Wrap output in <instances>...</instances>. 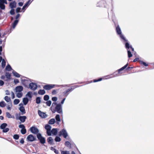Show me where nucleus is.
Masks as SVG:
<instances>
[{"label": "nucleus", "instance_id": "nucleus-62", "mask_svg": "<svg viewBox=\"0 0 154 154\" xmlns=\"http://www.w3.org/2000/svg\"><path fill=\"white\" fill-rule=\"evenodd\" d=\"M2 0L4 4H8V3H7V2L6 0Z\"/></svg>", "mask_w": 154, "mask_h": 154}, {"label": "nucleus", "instance_id": "nucleus-31", "mask_svg": "<svg viewBox=\"0 0 154 154\" xmlns=\"http://www.w3.org/2000/svg\"><path fill=\"white\" fill-rule=\"evenodd\" d=\"M6 65V62L4 59H3L2 63V68H4Z\"/></svg>", "mask_w": 154, "mask_h": 154}, {"label": "nucleus", "instance_id": "nucleus-60", "mask_svg": "<svg viewBox=\"0 0 154 154\" xmlns=\"http://www.w3.org/2000/svg\"><path fill=\"white\" fill-rule=\"evenodd\" d=\"M20 143L22 144H23L24 143V140L23 138H22L20 141Z\"/></svg>", "mask_w": 154, "mask_h": 154}, {"label": "nucleus", "instance_id": "nucleus-63", "mask_svg": "<svg viewBox=\"0 0 154 154\" xmlns=\"http://www.w3.org/2000/svg\"><path fill=\"white\" fill-rule=\"evenodd\" d=\"M18 5L20 6H22L23 5V3L22 2H19L18 3Z\"/></svg>", "mask_w": 154, "mask_h": 154}, {"label": "nucleus", "instance_id": "nucleus-14", "mask_svg": "<svg viewBox=\"0 0 154 154\" xmlns=\"http://www.w3.org/2000/svg\"><path fill=\"white\" fill-rule=\"evenodd\" d=\"M32 2V1L31 2V0H29V1L25 3L22 8V10H24L23 11H24L25 8L28 7Z\"/></svg>", "mask_w": 154, "mask_h": 154}, {"label": "nucleus", "instance_id": "nucleus-35", "mask_svg": "<svg viewBox=\"0 0 154 154\" xmlns=\"http://www.w3.org/2000/svg\"><path fill=\"white\" fill-rule=\"evenodd\" d=\"M119 36L124 41H125V42H127L128 41L125 38L123 35L121 33V34H119Z\"/></svg>", "mask_w": 154, "mask_h": 154}, {"label": "nucleus", "instance_id": "nucleus-18", "mask_svg": "<svg viewBox=\"0 0 154 154\" xmlns=\"http://www.w3.org/2000/svg\"><path fill=\"white\" fill-rule=\"evenodd\" d=\"M47 141L48 143L49 144L51 145L53 144V140L51 137H49L47 138Z\"/></svg>", "mask_w": 154, "mask_h": 154}, {"label": "nucleus", "instance_id": "nucleus-58", "mask_svg": "<svg viewBox=\"0 0 154 154\" xmlns=\"http://www.w3.org/2000/svg\"><path fill=\"white\" fill-rule=\"evenodd\" d=\"M133 67H126V70H129L131 69H133Z\"/></svg>", "mask_w": 154, "mask_h": 154}, {"label": "nucleus", "instance_id": "nucleus-33", "mask_svg": "<svg viewBox=\"0 0 154 154\" xmlns=\"http://www.w3.org/2000/svg\"><path fill=\"white\" fill-rule=\"evenodd\" d=\"M140 63L141 65H143L144 66H148V63H146L143 62V61H140Z\"/></svg>", "mask_w": 154, "mask_h": 154}, {"label": "nucleus", "instance_id": "nucleus-27", "mask_svg": "<svg viewBox=\"0 0 154 154\" xmlns=\"http://www.w3.org/2000/svg\"><path fill=\"white\" fill-rule=\"evenodd\" d=\"M7 125V124L6 123H3L1 125L0 128H1V129L3 130L5 128Z\"/></svg>", "mask_w": 154, "mask_h": 154}, {"label": "nucleus", "instance_id": "nucleus-5", "mask_svg": "<svg viewBox=\"0 0 154 154\" xmlns=\"http://www.w3.org/2000/svg\"><path fill=\"white\" fill-rule=\"evenodd\" d=\"M37 137L41 143L44 144L45 143V138L42 136L41 134L38 133L37 134Z\"/></svg>", "mask_w": 154, "mask_h": 154}, {"label": "nucleus", "instance_id": "nucleus-15", "mask_svg": "<svg viewBox=\"0 0 154 154\" xmlns=\"http://www.w3.org/2000/svg\"><path fill=\"white\" fill-rule=\"evenodd\" d=\"M26 119V117L25 116H20L18 119H18L22 122H25Z\"/></svg>", "mask_w": 154, "mask_h": 154}, {"label": "nucleus", "instance_id": "nucleus-4", "mask_svg": "<svg viewBox=\"0 0 154 154\" xmlns=\"http://www.w3.org/2000/svg\"><path fill=\"white\" fill-rule=\"evenodd\" d=\"M78 85H74L72 86L70 88H69L67 89L66 91H64L63 92V94L66 96H67L70 92H71L73 90H74L75 88L78 87Z\"/></svg>", "mask_w": 154, "mask_h": 154}, {"label": "nucleus", "instance_id": "nucleus-45", "mask_svg": "<svg viewBox=\"0 0 154 154\" xmlns=\"http://www.w3.org/2000/svg\"><path fill=\"white\" fill-rule=\"evenodd\" d=\"M47 134L48 136H50L51 135V130H47Z\"/></svg>", "mask_w": 154, "mask_h": 154}, {"label": "nucleus", "instance_id": "nucleus-49", "mask_svg": "<svg viewBox=\"0 0 154 154\" xmlns=\"http://www.w3.org/2000/svg\"><path fill=\"white\" fill-rule=\"evenodd\" d=\"M61 154H69V151H61Z\"/></svg>", "mask_w": 154, "mask_h": 154}, {"label": "nucleus", "instance_id": "nucleus-51", "mask_svg": "<svg viewBox=\"0 0 154 154\" xmlns=\"http://www.w3.org/2000/svg\"><path fill=\"white\" fill-rule=\"evenodd\" d=\"M9 130V129L8 128H6L5 129H4L3 130V132L4 133H6L8 132Z\"/></svg>", "mask_w": 154, "mask_h": 154}, {"label": "nucleus", "instance_id": "nucleus-17", "mask_svg": "<svg viewBox=\"0 0 154 154\" xmlns=\"http://www.w3.org/2000/svg\"><path fill=\"white\" fill-rule=\"evenodd\" d=\"M19 109L21 112V115H23L26 113L25 108L23 106L19 107Z\"/></svg>", "mask_w": 154, "mask_h": 154}, {"label": "nucleus", "instance_id": "nucleus-7", "mask_svg": "<svg viewBox=\"0 0 154 154\" xmlns=\"http://www.w3.org/2000/svg\"><path fill=\"white\" fill-rule=\"evenodd\" d=\"M59 135L60 136L62 135L65 138H66L68 136L66 130L64 129H63L59 132Z\"/></svg>", "mask_w": 154, "mask_h": 154}, {"label": "nucleus", "instance_id": "nucleus-26", "mask_svg": "<svg viewBox=\"0 0 154 154\" xmlns=\"http://www.w3.org/2000/svg\"><path fill=\"white\" fill-rule=\"evenodd\" d=\"M14 75L17 77H20V75L17 72L14 71H13L12 72Z\"/></svg>", "mask_w": 154, "mask_h": 154}, {"label": "nucleus", "instance_id": "nucleus-25", "mask_svg": "<svg viewBox=\"0 0 154 154\" xmlns=\"http://www.w3.org/2000/svg\"><path fill=\"white\" fill-rule=\"evenodd\" d=\"M18 22V20H15L12 24V27L13 29L15 28L16 26L17 25Z\"/></svg>", "mask_w": 154, "mask_h": 154}, {"label": "nucleus", "instance_id": "nucleus-30", "mask_svg": "<svg viewBox=\"0 0 154 154\" xmlns=\"http://www.w3.org/2000/svg\"><path fill=\"white\" fill-rule=\"evenodd\" d=\"M5 100L7 102H11V100L10 97H8V96H5Z\"/></svg>", "mask_w": 154, "mask_h": 154}, {"label": "nucleus", "instance_id": "nucleus-3", "mask_svg": "<svg viewBox=\"0 0 154 154\" xmlns=\"http://www.w3.org/2000/svg\"><path fill=\"white\" fill-rule=\"evenodd\" d=\"M128 63H127V64H126L125 66L122 67L120 69H118L117 71H116V72H114L113 73L114 74H115L116 73H117L118 74H119L120 73H124L125 72V71L126 70V69H125L126 67H127L128 66ZM117 76L119 75H117Z\"/></svg>", "mask_w": 154, "mask_h": 154}, {"label": "nucleus", "instance_id": "nucleus-37", "mask_svg": "<svg viewBox=\"0 0 154 154\" xmlns=\"http://www.w3.org/2000/svg\"><path fill=\"white\" fill-rule=\"evenodd\" d=\"M41 102V98L38 97L36 98V103L37 104H39Z\"/></svg>", "mask_w": 154, "mask_h": 154}, {"label": "nucleus", "instance_id": "nucleus-12", "mask_svg": "<svg viewBox=\"0 0 154 154\" xmlns=\"http://www.w3.org/2000/svg\"><path fill=\"white\" fill-rule=\"evenodd\" d=\"M38 112L39 116L42 118H45L47 116V115L45 114V113L42 112L39 110L38 111Z\"/></svg>", "mask_w": 154, "mask_h": 154}, {"label": "nucleus", "instance_id": "nucleus-16", "mask_svg": "<svg viewBox=\"0 0 154 154\" xmlns=\"http://www.w3.org/2000/svg\"><path fill=\"white\" fill-rule=\"evenodd\" d=\"M23 88L22 86H18L16 87L15 88L16 92H20L23 90Z\"/></svg>", "mask_w": 154, "mask_h": 154}, {"label": "nucleus", "instance_id": "nucleus-50", "mask_svg": "<svg viewBox=\"0 0 154 154\" xmlns=\"http://www.w3.org/2000/svg\"><path fill=\"white\" fill-rule=\"evenodd\" d=\"M13 138L15 140H18L19 138V136L18 134H15L13 136Z\"/></svg>", "mask_w": 154, "mask_h": 154}, {"label": "nucleus", "instance_id": "nucleus-46", "mask_svg": "<svg viewBox=\"0 0 154 154\" xmlns=\"http://www.w3.org/2000/svg\"><path fill=\"white\" fill-rule=\"evenodd\" d=\"M46 103L47 106H50L51 104V100H48L46 102Z\"/></svg>", "mask_w": 154, "mask_h": 154}, {"label": "nucleus", "instance_id": "nucleus-10", "mask_svg": "<svg viewBox=\"0 0 154 154\" xmlns=\"http://www.w3.org/2000/svg\"><path fill=\"white\" fill-rule=\"evenodd\" d=\"M28 141L30 142H32L36 140V137H34L32 134L29 135L27 138Z\"/></svg>", "mask_w": 154, "mask_h": 154}, {"label": "nucleus", "instance_id": "nucleus-41", "mask_svg": "<svg viewBox=\"0 0 154 154\" xmlns=\"http://www.w3.org/2000/svg\"><path fill=\"white\" fill-rule=\"evenodd\" d=\"M61 140V138L58 136H56L55 139V140L56 142H60Z\"/></svg>", "mask_w": 154, "mask_h": 154}, {"label": "nucleus", "instance_id": "nucleus-40", "mask_svg": "<svg viewBox=\"0 0 154 154\" xmlns=\"http://www.w3.org/2000/svg\"><path fill=\"white\" fill-rule=\"evenodd\" d=\"M65 145L68 147L70 146L71 144L68 141H66L65 143Z\"/></svg>", "mask_w": 154, "mask_h": 154}, {"label": "nucleus", "instance_id": "nucleus-13", "mask_svg": "<svg viewBox=\"0 0 154 154\" xmlns=\"http://www.w3.org/2000/svg\"><path fill=\"white\" fill-rule=\"evenodd\" d=\"M16 2L15 1H14L10 3L9 4V7L13 9L15 8L16 6Z\"/></svg>", "mask_w": 154, "mask_h": 154}, {"label": "nucleus", "instance_id": "nucleus-48", "mask_svg": "<svg viewBox=\"0 0 154 154\" xmlns=\"http://www.w3.org/2000/svg\"><path fill=\"white\" fill-rule=\"evenodd\" d=\"M6 116L8 118H10L12 117L11 114L8 112H7L6 113Z\"/></svg>", "mask_w": 154, "mask_h": 154}, {"label": "nucleus", "instance_id": "nucleus-38", "mask_svg": "<svg viewBox=\"0 0 154 154\" xmlns=\"http://www.w3.org/2000/svg\"><path fill=\"white\" fill-rule=\"evenodd\" d=\"M49 99V97L48 95H46L44 96V100L45 101H48Z\"/></svg>", "mask_w": 154, "mask_h": 154}, {"label": "nucleus", "instance_id": "nucleus-39", "mask_svg": "<svg viewBox=\"0 0 154 154\" xmlns=\"http://www.w3.org/2000/svg\"><path fill=\"white\" fill-rule=\"evenodd\" d=\"M55 119L58 122H60V115L58 114L55 117Z\"/></svg>", "mask_w": 154, "mask_h": 154}, {"label": "nucleus", "instance_id": "nucleus-28", "mask_svg": "<svg viewBox=\"0 0 154 154\" xmlns=\"http://www.w3.org/2000/svg\"><path fill=\"white\" fill-rule=\"evenodd\" d=\"M12 69V68L9 64L6 67L5 70L8 71H10Z\"/></svg>", "mask_w": 154, "mask_h": 154}, {"label": "nucleus", "instance_id": "nucleus-56", "mask_svg": "<svg viewBox=\"0 0 154 154\" xmlns=\"http://www.w3.org/2000/svg\"><path fill=\"white\" fill-rule=\"evenodd\" d=\"M19 81L18 79H14V82L15 84H17L19 82Z\"/></svg>", "mask_w": 154, "mask_h": 154}, {"label": "nucleus", "instance_id": "nucleus-59", "mask_svg": "<svg viewBox=\"0 0 154 154\" xmlns=\"http://www.w3.org/2000/svg\"><path fill=\"white\" fill-rule=\"evenodd\" d=\"M4 82L1 80H0V86H2L4 85Z\"/></svg>", "mask_w": 154, "mask_h": 154}, {"label": "nucleus", "instance_id": "nucleus-53", "mask_svg": "<svg viewBox=\"0 0 154 154\" xmlns=\"http://www.w3.org/2000/svg\"><path fill=\"white\" fill-rule=\"evenodd\" d=\"M57 98L56 97H53L52 98V100L54 101H56L57 100Z\"/></svg>", "mask_w": 154, "mask_h": 154}, {"label": "nucleus", "instance_id": "nucleus-43", "mask_svg": "<svg viewBox=\"0 0 154 154\" xmlns=\"http://www.w3.org/2000/svg\"><path fill=\"white\" fill-rule=\"evenodd\" d=\"M32 93L30 91L28 92L27 94L26 95V96H28L29 97L31 98H32Z\"/></svg>", "mask_w": 154, "mask_h": 154}, {"label": "nucleus", "instance_id": "nucleus-36", "mask_svg": "<svg viewBox=\"0 0 154 154\" xmlns=\"http://www.w3.org/2000/svg\"><path fill=\"white\" fill-rule=\"evenodd\" d=\"M21 133L22 134H24L26 133V131L25 128L21 129L20 131Z\"/></svg>", "mask_w": 154, "mask_h": 154}, {"label": "nucleus", "instance_id": "nucleus-34", "mask_svg": "<svg viewBox=\"0 0 154 154\" xmlns=\"http://www.w3.org/2000/svg\"><path fill=\"white\" fill-rule=\"evenodd\" d=\"M6 105V103L4 101H2L0 102V106L1 107H4Z\"/></svg>", "mask_w": 154, "mask_h": 154}, {"label": "nucleus", "instance_id": "nucleus-57", "mask_svg": "<svg viewBox=\"0 0 154 154\" xmlns=\"http://www.w3.org/2000/svg\"><path fill=\"white\" fill-rule=\"evenodd\" d=\"M52 94L53 95L55 94H57V91L55 90H53L52 92Z\"/></svg>", "mask_w": 154, "mask_h": 154}, {"label": "nucleus", "instance_id": "nucleus-24", "mask_svg": "<svg viewBox=\"0 0 154 154\" xmlns=\"http://www.w3.org/2000/svg\"><path fill=\"white\" fill-rule=\"evenodd\" d=\"M29 100L27 97H24L23 98V104L25 105H26L28 103Z\"/></svg>", "mask_w": 154, "mask_h": 154}, {"label": "nucleus", "instance_id": "nucleus-55", "mask_svg": "<svg viewBox=\"0 0 154 154\" xmlns=\"http://www.w3.org/2000/svg\"><path fill=\"white\" fill-rule=\"evenodd\" d=\"M21 8L18 7L16 9V12L17 13H19L20 12Z\"/></svg>", "mask_w": 154, "mask_h": 154}, {"label": "nucleus", "instance_id": "nucleus-21", "mask_svg": "<svg viewBox=\"0 0 154 154\" xmlns=\"http://www.w3.org/2000/svg\"><path fill=\"white\" fill-rule=\"evenodd\" d=\"M51 132L53 135H56L57 133V128H53L51 130Z\"/></svg>", "mask_w": 154, "mask_h": 154}, {"label": "nucleus", "instance_id": "nucleus-20", "mask_svg": "<svg viewBox=\"0 0 154 154\" xmlns=\"http://www.w3.org/2000/svg\"><path fill=\"white\" fill-rule=\"evenodd\" d=\"M116 31L118 35L121 34L122 33L121 30L119 25H118L116 28Z\"/></svg>", "mask_w": 154, "mask_h": 154}, {"label": "nucleus", "instance_id": "nucleus-2", "mask_svg": "<svg viewBox=\"0 0 154 154\" xmlns=\"http://www.w3.org/2000/svg\"><path fill=\"white\" fill-rule=\"evenodd\" d=\"M56 105L55 109L57 112L59 113H62V108L61 104H57L56 103H53L52 106Z\"/></svg>", "mask_w": 154, "mask_h": 154}, {"label": "nucleus", "instance_id": "nucleus-54", "mask_svg": "<svg viewBox=\"0 0 154 154\" xmlns=\"http://www.w3.org/2000/svg\"><path fill=\"white\" fill-rule=\"evenodd\" d=\"M19 127L20 128H21L22 129L25 128V126L23 125H20L19 126Z\"/></svg>", "mask_w": 154, "mask_h": 154}, {"label": "nucleus", "instance_id": "nucleus-44", "mask_svg": "<svg viewBox=\"0 0 154 154\" xmlns=\"http://www.w3.org/2000/svg\"><path fill=\"white\" fill-rule=\"evenodd\" d=\"M102 80V78H100L97 79H94L93 80V82H98L101 81V80Z\"/></svg>", "mask_w": 154, "mask_h": 154}, {"label": "nucleus", "instance_id": "nucleus-19", "mask_svg": "<svg viewBox=\"0 0 154 154\" xmlns=\"http://www.w3.org/2000/svg\"><path fill=\"white\" fill-rule=\"evenodd\" d=\"M0 8L2 10H5V5L2 0H0Z\"/></svg>", "mask_w": 154, "mask_h": 154}, {"label": "nucleus", "instance_id": "nucleus-1", "mask_svg": "<svg viewBox=\"0 0 154 154\" xmlns=\"http://www.w3.org/2000/svg\"><path fill=\"white\" fill-rule=\"evenodd\" d=\"M125 46L127 50L128 57L129 58L131 57L132 56V55L131 54V52L129 49L130 48L132 51L133 52L134 51V48L132 47L131 45H130L129 43L128 42H126L125 44Z\"/></svg>", "mask_w": 154, "mask_h": 154}, {"label": "nucleus", "instance_id": "nucleus-52", "mask_svg": "<svg viewBox=\"0 0 154 154\" xmlns=\"http://www.w3.org/2000/svg\"><path fill=\"white\" fill-rule=\"evenodd\" d=\"M11 9L10 11V13L11 15H14L15 14L14 10L13 9Z\"/></svg>", "mask_w": 154, "mask_h": 154}, {"label": "nucleus", "instance_id": "nucleus-11", "mask_svg": "<svg viewBox=\"0 0 154 154\" xmlns=\"http://www.w3.org/2000/svg\"><path fill=\"white\" fill-rule=\"evenodd\" d=\"M30 81L29 79H24L22 80V83L26 87H27L29 85Z\"/></svg>", "mask_w": 154, "mask_h": 154}, {"label": "nucleus", "instance_id": "nucleus-23", "mask_svg": "<svg viewBox=\"0 0 154 154\" xmlns=\"http://www.w3.org/2000/svg\"><path fill=\"white\" fill-rule=\"evenodd\" d=\"M38 93L40 95H44L45 93V91L44 90L40 89L38 92Z\"/></svg>", "mask_w": 154, "mask_h": 154}, {"label": "nucleus", "instance_id": "nucleus-47", "mask_svg": "<svg viewBox=\"0 0 154 154\" xmlns=\"http://www.w3.org/2000/svg\"><path fill=\"white\" fill-rule=\"evenodd\" d=\"M23 95L22 93H17V97L18 98H20Z\"/></svg>", "mask_w": 154, "mask_h": 154}, {"label": "nucleus", "instance_id": "nucleus-22", "mask_svg": "<svg viewBox=\"0 0 154 154\" xmlns=\"http://www.w3.org/2000/svg\"><path fill=\"white\" fill-rule=\"evenodd\" d=\"M5 76L6 77V78L8 79V80H10L11 79V74L8 72H6L5 74Z\"/></svg>", "mask_w": 154, "mask_h": 154}, {"label": "nucleus", "instance_id": "nucleus-42", "mask_svg": "<svg viewBox=\"0 0 154 154\" xmlns=\"http://www.w3.org/2000/svg\"><path fill=\"white\" fill-rule=\"evenodd\" d=\"M20 100L19 99H16L14 100V104L15 105L19 103Z\"/></svg>", "mask_w": 154, "mask_h": 154}, {"label": "nucleus", "instance_id": "nucleus-32", "mask_svg": "<svg viewBox=\"0 0 154 154\" xmlns=\"http://www.w3.org/2000/svg\"><path fill=\"white\" fill-rule=\"evenodd\" d=\"M45 128L46 130H51V127L49 125L47 124L45 125Z\"/></svg>", "mask_w": 154, "mask_h": 154}, {"label": "nucleus", "instance_id": "nucleus-6", "mask_svg": "<svg viewBox=\"0 0 154 154\" xmlns=\"http://www.w3.org/2000/svg\"><path fill=\"white\" fill-rule=\"evenodd\" d=\"M55 86V85L47 84L45 85L43 87V88L46 90H49L54 88Z\"/></svg>", "mask_w": 154, "mask_h": 154}, {"label": "nucleus", "instance_id": "nucleus-8", "mask_svg": "<svg viewBox=\"0 0 154 154\" xmlns=\"http://www.w3.org/2000/svg\"><path fill=\"white\" fill-rule=\"evenodd\" d=\"M30 131L31 132L34 134H38L39 133L38 130L35 127L32 126L30 128Z\"/></svg>", "mask_w": 154, "mask_h": 154}, {"label": "nucleus", "instance_id": "nucleus-61", "mask_svg": "<svg viewBox=\"0 0 154 154\" xmlns=\"http://www.w3.org/2000/svg\"><path fill=\"white\" fill-rule=\"evenodd\" d=\"M6 94L7 95H9L10 94V92L8 90H7L6 91Z\"/></svg>", "mask_w": 154, "mask_h": 154}, {"label": "nucleus", "instance_id": "nucleus-29", "mask_svg": "<svg viewBox=\"0 0 154 154\" xmlns=\"http://www.w3.org/2000/svg\"><path fill=\"white\" fill-rule=\"evenodd\" d=\"M55 122V119H52L49 121L48 123L52 125L54 124Z\"/></svg>", "mask_w": 154, "mask_h": 154}, {"label": "nucleus", "instance_id": "nucleus-9", "mask_svg": "<svg viewBox=\"0 0 154 154\" xmlns=\"http://www.w3.org/2000/svg\"><path fill=\"white\" fill-rule=\"evenodd\" d=\"M29 87L32 90H35L37 89V85L36 83L32 82L29 84Z\"/></svg>", "mask_w": 154, "mask_h": 154}, {"label": "nucleus", "instance_id": "nucleus-64", "mask_svg": "<svg viewBox=\"0 0 154 154\" xmlns=\"http://www.w3.org/2000/svg\"><path fill=\"white\" fill-rule=\"evenodd\" d=\"M20 14H18L16 16V17H15L16 19V20H17V19L19 18V17H20Z\"/></svg>", "mask_w": 154, "mask_h": 154}]
</instances>
